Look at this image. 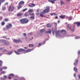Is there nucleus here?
Returning <instances> with one entry per match:
<instances>
[{"label":"nucleus","mask_w":80,"mask_h":80,"mask_svg":"<svg viewBox=\"0 0 80 80\" xmlns=\"http://www.w3.org/2000/svg\"><path fill=\"white\" fill-rule=\"evenodd\" d=\"M4 20L5 22H8V21H9V19L8 18H5Z\"/></svg>","instance_id":"f704fd0d"},{"label":"nucleus","mask_w":80,"mask_h":80,"mask_svg":"<svg viewBox=\"0 0 80 80\" xmlns=\"http://www.w3.org/2000/svg\"><path fill=\"white\" fill-rule=\"evenodd\" d=\"M75 30V27H73L72 28V32H74Z\"/></svg>","instance_id":"4c0bfd02"},{"label":"nucleus","mask_w":80,"mask_h":80,"mask_svg":"<svg viewBox=\"0 0 80 80\" xmlns=\"http://www.w3.org/2000/svg\"><path fill=\"white\" fill-rule=\"evenodd\" d=\"M65 15H60L59 16V17L61 18H62V19H64V18H65Z\"/></svg>","instance_id":"9b49d317"},{"label":"nucleus","mask_w":80,"mask_h":80,"mask_svg":"<svg viewBox=\"0 0 80 80\" xmlns=\"http://www.w3.org/2000/svg\"><path fill=\"white\" fill-rule=\"evenodd\" d=\"M32 39H33V37H32Z\"/></svg>","instance_id":"774afa93"},{"label":"nucleus","mask_w":80,"mask_h":80,"mask_svg":"<svg viewBox=\"0 0 80 80\" xmlns=\"http://www.w3.org/2000/svg\"><path fill=\"white\" fill-rule=\"evenodd\" d=\"M60 3H61V5H62V4H64V2L62 1V0H60Z\"/></svg>","instance_id":"4be33fe9"},{"label":"nucleus","mask_w":80,"mask_h":80,"mask_svg":"<svg viewBox=\"0 0 80 80\" xmlns=\"http://www.w3.org/2000/svg\"><path fill=\"white\" fill-rule=\"evenodd\" d=\"M67 29L68 30H69L70 29V26H69V25H68V24L67 25Z\"/></svg>","instance_id":"cd10ccee"},{"label":"nucleus","mask_w":80,"mask_h":80,"mask_svg":"<svg viewBox=\"0 0 80 80\" xmlns=\"http://www.w3.org/2000/svg\"><path fill=\"white\" fill-rule=\"evenodd\" d=\"M47 26L48 27H51L52 25L50 23H48L47 24Z\"/></svg>","instance_id":"f3484780"},{"label":"nucleus","mask_w":80,"mask_h":80,"mask_svg":"<svg viewBox=\"0 0 80 80\" xmlns=\"http://www.w3.org/2000/svg\"><path fill=\"white\" fill-rule=\"evenodd\" d=\"M7 68L6 67H2V69H7Z\"/></svg>","instance_id":"79ce46f5"},{"label":"nucleus","mask_w":80,"mask_h":80,"mask_svg":"<svg viewBox=\"0 0 80 80\" xmlns=\"http://www.w3.org/2000/svg\"><path fill=\"white\" fill-rule=\"evenodd\" d=\"M12 52H9L7 54L11 55V54H12Z\"/></svg>","instance_id":"c9c22d12"},{"label":"nucleus","mask_w":80,"mask_h":80,"mask_svg":"<svg viewBox=\"0 0 80 80\" xmlns=\"http://www.w3.org/2000/svg\"><path fill=\"white\" fill-rule=\"evenodd\" d=\"M12 27V25L11 23H9L8 25H6V27L7 29H9V28H11Z\"/></svg>","instance_id":"6e6552de"},{"label":"nucleus","mask_w":80,"mask_h":80,"mask_svg":"<svg viewBox=\"0 0 80 80\" xmlns=\"http://www.w3.org/2000/svg\"><path fill=\"white\" fill-rule=\"evenodd\" d=\"M23 15V14H22V12H18V13L17 14V17H21Z\"/></svg>","instance_id":"1a4fd4ad"},{"label":"nucleus","mask_w":80,"mask_h":80,"mask_svg":"<svg viewBox=\"0 0 80 80\" xmlns=\"http://www.w3.org/2000/svg\"><path fill=\"white\" fill-rule=\"evenodd\" d=\"M29 15H31V16H34V13H29Z\"/></svg>","instance_id":"473e14b6"},{"label":"nucleus","mask_w":80,"mask_h":80,"mask_svg":"<svg viewBox=\"0 0 80 80\" xmlns=\"http://www.w3.org/2000/svg\"><path fill=\"white\" fill-rule=\"evenodd\" d=\"M78 62V60H76L75 61V62L74 64V65L76 66V65H77Z\"/></svg>","instance_id":"a211bd4d"},{"label":"nucleus","mask_w":80,"mask_h":80,"mask_svg":"<svg viewBox=\"0 0 80 80\" xmlns=\"http://www.w3.org/2000/svg\"><path fill=\"white\" fill-rule=\"evenodd\" d=\"M10 76L11 77H14V75H13V74H10Z\"/></svg>","instance_id":"58836bf2"},{"label":"nucleus","mask_w":80,"mask_h":80,"mask_svg":"<svg viewBox=\"0 0 80 80\" xmlns=\"http://www.w3.org/2000/svg\"><path fill=\"white\" fill-rule=\"evenodd\" d=\"M57 0H48L49 2H51L53 4L54 3H55V1H56Z\"/></svg>","instance_id":"9d476101"},{"label":"nucleus","mask_w":80,"mask_h":80,"mask_svg":"<svg viewBox=\"0 0 80 80\" xmlns=\"http://www.w3.org/2000/svg\"><path fill=\"white\" fill-rule=\"evenodd\" d=\"M8 2H5V3L4 5H7L8 4Z\"/></svg>","instance_id":"a18cd8bd"},{"label":"nucleus","mask_w":80,"mask_h":80,"mask_svg":"<svg viewBox=\"0 0 80 80\" xmlns=\"http://www.w3.org/2000/svg\"><path fill=\"white\" fill-rule=\"evenodd\" d=\"M14 80H18V79H15Z\"/></svg>","instance_id":"0e129e2a"},{"label":"nucleus","mask_w":80,"mask_h":80,"mask_svg":"<svg viewBox=\"0 0 80 80\" xmlns=\"http://www.w3.org/2000/svg\"><path fill=\"white\" fill-rule=\"evenodd\" d=\"M6 73L5 72H4V71L2 72V73L4 74V73Z\"/></svg>","instance_id":"3c124183"},{"label":"nucleus","mask_w":80,"mask_h":80,"mask_svg":"<svg viewBox=\"0 0 80 80\" xmlns=\"http://www.w3.org/2000/svg\"><path fill=\"white\" fill-rule=\"evenodd\" d=\"M60 20H58V23H60Z\"/></svg>","instance_id":"6e6d98bb"},{"label":"nucleus","mask_w":80,"mask_h":80,"mask_svg":"<svg viewBox=\"0 0 80 80\" xmlns=\"http://www.w3.org/2000/svg\"><path fill=\"white\" fill-rule=\"evenodd\" d=\"M28 12H33V10L32 9H29Z\"/></svg>","instance_id":"c85d7f7f"},{"label":"nucleus","mask_w":80,"mask_h":80,"mask_svg":"<svg viewBox=\"0 0 80 80\" xmlns=\"http://www.w3.org/2000/svg\"><path fill=\"white\" fill-rule=\"evenodd\" d=\"M32 49H28V50H27L26 51V53H28V52H30L32 51Z\"/></svg>","instance_id":"dca6fc26"},{"label":"nucleus","mask_w":80,"mask_h":80,"mask_svg":"<svg viewBox=\"0 0 80 80\" xmlns=\"http://www.w3.org/2000/svg\"><path fill=\"white\" fill-rule=\"evenodd\" d=\"M36 15H39V12H38L37 13H36Z\"/></svg>","instance_id":"c03bdc74"},{"label":"nucleus","mask_w":80,"mask_h":80,"mask_svg":"<svg viewBox=\"0 0 80 80\" xmlns=\"http://www.w3.org/2000/svg\"><path fill=\"white\" fill-rule=\"evenodd\" d=\"M29 6L30 7H33V6H36V4H34L33 3H32V4H31V5H29Z\"/></svg>","instance_id":"5701e85b"},{"label":"nucleus","mask_w":80,"mask_h":80,"mask_svg":"<svg viewBox=\"0 0 80 80\" xmlns=\"http://www.w3.org/2000/svg\"><path fill=\"white\" fill-rule=\"evenodd\" d=\"M45 29H42V30H40V33H43L45 32Z\"/></svg>","instance_id":"b1692460"},{"label":"nucleus","mask_w":80,"mask_h":80,"mask_svg":"<svg viewBox=\"0 0 80 80\" xmlns=\"http://www.w3.org/2000/svg\"><path fill=\"white\" fill-rule=\"evenodd\" d=\"M25 2L24 1H21L20 2H19V4H20L21 6H22V4H24Z\"/></svg>","instance_id":"4468645a"},{"label":"nucleus","mask_w":80,"mask_h":80,"mask_svg":"<svg viewBox=\"0 0 80 80\" xmlns=\"http://www.w3.org/2000/svg\"><path fill=\"white\" fill-rule=\"evenodd\" d=\"M72 19V17H69L68 18V20H71Z\"/></svg>","instance_id":"ea45409f"},{"label":"nucleus","mask_w":80,"mask_h":80,"mask_svg":"<svg viewBox=\"0 0 80 80\" xmlns=\"http://www.w3.org/2000/svg\"><path fill=\"white\" fill-rule=\"evenodd\" d=\"M35 14H34V16H30V18L31 19H32V20H34L35 19Z\"/></svg>","instance_id":"393cba45"},{"label":"nucleus","mask_w":80,"mask_h":80,"mask_svg":"<svg viewBox=\"0 0 80 80\" xmlns=\"http://www.w3.org/2000/svg\"><path fill=\"white\" fill-rule=\"evenodd\" d=\"M17 51L18 52H17V51L15 50L14 52L17 55H20V53L19 52H25V49H23L22 48H19L18 50Z\"/></svg>","instance_id":"7ed1b4c3"},{"label":"nucleus","mask_w":80,"mask_h":80,"mask_svg":"<svg viewBox=\"0 0 80 80\" xmlns=\"http://www.w3.org/2000/svg\"><path fill=\"white\" fill-rule=\"evenodd\" d=\"M28 40L29 41H30V40H32V39H30V38H29Z\"/></svg>","instance_id":"13d9d810"},{"label":"nucleus","mask_w":80,"mask_h":80,"mask_svg":"<svg viewBox=\"0 0 80 80\" xmlns=\"http://www.w3.org/2000/svg\"><path fill=\"white\" fill-rule=\"evenodd\" d=\"M23 35L24 36H26V35H27L26 33H23Z\"/></svg>","instance_id":"09e8293b"},{"label":"nucleus","mask_w":80,"mask_h":80,"mask_svg":"<svg viewBox=\"0 0 80 80\" xmlns=\"http://www.w3.org/2000/svg\"><path fill=\"white\" fill-rule=\"evenodd\" d=\"M56 25H57V23H56Z\"/></svg>","instance_id":"69168bd1"},{"label":"nucleus","mask_w":80,"mask_h":80,"mask_svg":"<svg viewBox=\"0 0 80 80\" xmlns=\"http://www.w3.org/2000/svg\"><path fill=\"white\" fill-rule=\"evenodd\" d=\"M10 75H9V78H9V79H11V76H10Z\"/></svg>","instance_id":"37998d69"},{"label":"nucleus","mask_w":80,"mask_h":80,"mask_svg":"<svg viewBox=\"0 0 80 80\" xmlns=\"http://www.w3.org/2000/svg\"><path fill=\"white\" fill-rule=\"evenodd\" d=\"M24 48H25L26 49H27V47H24Z\"/></svg>","instance_id":"680f3d73"},{"label":"nucleus","mask_w":80,"mask_h":80,"mask_svg":"<svg viewBox=\"0 0 80 80\" xmlns=\"http://www.w3.org/2000/svg\"><path fill=\"white\" fill-rule=\"evenodd\" d=\"M78 78H79L80 79V75H79Z\"/></svg>","instance_id":"bf43d9fd"},{"label":"nucleus","mask_w":80,"mask_h":80,"mask_svg":"<svg viewBox=\"0 0 80 80\" xmlns=\"http://www.w3.org/2000/svg\"><path fill=\"white\" fill-rule=\"evenodd\" d=\"M46 33H49L50 34L51 33V30H50V29H49L48 32H46Z\"/></svg>","instance_id":"2eb2a0df"},{"label":"nucleus","mask_w":80,"mask_h":80,"mask_svg":"<svg viewBox=\"0 0 80 80\" xmlns=\"http://www.w3.org/2000/svg\"><path fill=\"white\" fill-rule=\"evenodd\" d=\"M3 38H6V37H3Z\"/></svg>","instance_id":"e2e57ef3"},{"label":"nucleus","mask_w":80,"mask_h":80,"mask_svg":"<svg viewBox=\"0 0 80 80\" xmlns=\"http://www.w3.org/2000/svg\"><path fill=\"white\" fill-rule=\"evenodd\" d=\"M57 28H55L54 30V32H57Z\"/></svg>","instance_id":"a19ab883"},{"label":"nucleus","mask_w":80,"mask_h":80,"mask_svg":"<svg viewBox=\"0 0 80 80\" xmlns=\"http://www.w3.org/2000/svg\"><path fill=\"white\" fill-rule=\"evenodd\" d=\"M5 22L4 21H2L1 23V25L2 26H4L5 25Z\"/></svg>","instance_id":"a878e982"},{"label":"nucleus","mask_w":80,"mask_h":80,"mask_svg":"<svg viewBox=\"0 0 80 80\" xmlns=\"http://www.w3.org/2000/svg\"><path fill=\"white\" fill-rule=\"evenodd\" d=\"M30 13L28 12H25L24 14L25 16H29V15H30Z\"/></svg>","instance_id":"6ab92c4d"},{"label":"nucleus","mask_w":80,"mask_h":80,"mask_svg":"<svg viewBox=\"0 0 80 80\" xmlns=\"http://www.w3.org/2000/svg\"><path fill=\"white\" fill-rule=\"evenodd\" d=\"M20 22L22 24H26L28 23L29 20L28 18H22L20 19Z\"/></svg>","instance_id":"f03ea898"},{"label":"nucleus","mask_w":80,"mask_h":80,"mask_svg":"<svg viewBox=\"0 0 80 80\" xmlns=\"http://www.w3.org/2000/svg\"><path fill=\"white\" fill-rule=\"evenodd\" d=\"M18 9H20V8H22V6L21 5V4H20V2H19L18 5L17 6Z\"/></svg>","instance_id":"f8f14e48"},{"label":"nucleus","mask_w":80,"mask_h":80,"mask_svg":"<svg viewBox=\"0 0 80 80\" xmlns=\"http://www.w3.org/2000/svg\"><path fill=\"white\" fill-rule=\"evenodd\" d=\"M0 42L1 43H4V45H9V43L8 42H7L6 40H0Z\"/></svg>","instance_id":"39448f33"},{"label":"nucleus","mask_w":80,"mask_h":80,"mask_svg":"<svg viewBox=\"0 0 80 80\" xmlns=\"http://www.w3.org/2000/svg\"><path fill=\"white\" fill-rule=\"evenodd\" d=\"M50 15H52H52H54V16H55V15H57V13H56V12H52V13H50Z\"/></svg>","instance_id":"ddd939ff"},{"label":"nucleus","mask_w":80,"mask_h":80,"mask_svg":"<svg viewBox=\"0 0 80 80\" xmlns=\"http://www.w3.org/2000/svg\"><path fill=\"white\" fill-rule=\"evenodd\" d=\"M74 70L75 71V72H78V69L77 68H76V67H74Z\"/></svg>","instance_id":"2f4dec72"},{"label":"nucleus","mask_w":80,"mask_h":80,"mask_svg":"<svg viewBox=\"0 0 80 80\" xmlns=\"http://www.w3.org/2000/svg\"><path fill=\"white\" fill-rule=\"evenodd\" d=\"M78 53L79 54H80V50L78 51Z\"/></svg>","instance_id":"603ef678"},{"label":"nucleus","mask_w":80,"mask_h":80,"mask_svg":"<svg viewBox=\"0 0 80 80\" xmlns=\"http://www.w3.org/2000/svg\"><path fill=\"white\" fill-rule=\"evenodd\" d=\"M78 37H75V39H78Z\"/></svg>","instance_id":"8fccbe9b"},{"label":"nucleus","mask_w":80,"mask_h":80,"mask_svg":"<svg viewBox=\"0 0 80 80\" xmlns=\"http://www.w3.org/2000/svg\"><path fill=\"white\" fill-rule=\"evenodd\" d=\"M5 0H0V2L1 3L0 6L2 2H3L5 1Z\"/></svg>","instance_id":"7c9ffc66"},{"label":"nucleus","mask_w":80,"mask_h":80,"mask_svg":"<svg viewBox=\"0 0 80 80\" xmlns=\"http://www.w3.org/2000/svg\"><path fill=\"white\" fill-rule=\"evenodd\" d=\"M41 45H42V43H39V46H41Z\"/></svg>","instance_id":"864d4df0"},{"label":"nucleus","mask_w":80,"mask_h":80,"mask_svg":"<svg viewBox=\"0 0 80 80\" xmlns=\"http://www.w3.org/2000/svg\"><path fill=\"white\" fill-rule=\"evenodd\" d=\"M74 77H76V75L75 74H74Z\"/></svg>","instance_id":"052dcab7"},{"label":"nucleus","mask_w":80,"mask_h":80,"mask_svg":"<svg viewBox=\"0 0 80 80\" xmlns=\"http://www.w3.org/2000/svg\"><path fill=\"white\" fill-rule=\"evenodd\" d=\"M3 62L2 60H0V67H2V63Z\"/></svg>","instance_id":"72a5a7b5"},{"label":"nucleus","mask_w":80,"mask_h":80,"mask_svg":"<svg viewBox=\"0 0 80 80\" xmlns=\"http://www.w3.org/2000/svg\"><path fill=\"white\" fill-rule=\"evenodd\" d=\"M2 68H0V71H2Z\"/></svg>","instance_id":"4d7b16f0"},{"label":"nucleus","mask_w":80,"mask_h":80,"mask_svg":"<svg viewBox=\"0 0 80 80\" xmlns=\"http://www.w3.org/2000/svg\"><path fill=\"white\" fill-rule=\"evenodd\" d=\"M67 1H70L71 0H67Z\"/></svg>","instance_id":"338daca9"},{"label":"nucleus","mask_w":80,"mask_h":80,"mask_svg":"<svg viewBox=\"0 0 80 80\" xmlns=\"http://www.w3.org/2000/svg\"><path fill=\"white\" fill-rule=\"evenodd\" d=\"M3 9H6V7H2Z\"/></svg>","instance_id":"de8ad7c7"},{"label":"nucleus","mask_w":80,"mask_h":80,"mask_svg":"<svg viewBox=\"0 0 80 80\" xmlns=\"http://www.w3.org/2000/svg\"><path fill=\"white\" fill-rule=\"evenodd\" d=\"M60 32L62 33V36L65 37L66 36L67 34L66 30H61Z\"/></svg>","instance_id":"423d86ee"},{"label":"nucleus","mask_w":80,"mask_h":80,"mask_svg":"<svg viewBox=\"0 0 80 80\" xmlns=\"http://www.w3.org/2000/svg\"><path fill=\"white\" fill-rule=\"evenodd\" d=\"M74 23H77L78 27H80V22H74Z\"/></svg>","instance_id":"aec40b11"},{"label":"nucleus","mask_w":80,"mask_h":80,"mask_svg":"<svg viewBox=\"0 0 80 80\" xmlns=\"http://www.w3.org/2000/svg\"><path fill=\"white\" fill-rule=\"evenodd\" d=\"M14 8V6H11L9 7L8 11H13Z\"/></svg>","instance_id":"0eeeda50"},{"label":"nucleus","mask_w":80,"mask_h":80,"mask_svg":"<svg viewBox=\"0 0 80 80\" xmlns=\"http://www.w3.org/2000/svg\"><path fill=\"white\" fill-rule=\"evenodd\" d=\"M39 10H39V9H38L37 10V11H38V12H39Z\"/></svg>","instance_id":"5fc2aeb1"},{"label":"nucleus","mask_w":80,"mask_h":80,"mask_svg":"<svg viewBox=\"0 0 80 80\" xmlns=\"http://www.w3.org/2000/svg\"><path fill=\"white\" fill-rule=\"evenodd\" d=\"M13 42L14 43H18L20 42H21V43L22 42V39H19L18 40H16L15 39H14L13 40Z\"/></svg>","instance_id":"20e7f679"},{"label":"nucleus","mask_w":80,"mask_h":80,"mask_svg":"<svg viewBox=\"0 0 80 80\" xmlns=\"http://www.w3.org/2000/svg\"><path fill=\"white\" fill-rule=\"evenodd\" d=\"M28 46L30 48L33 47H34L33 44H29Z\"/></svg>","instance_id":"bb28decb"},{"label":"nucleus","mask_w":80,"mask_h":80,"mask_svg":"<svg viewBox=\"0 0 80 80\" xmlns=\"http://www.w3.org/2000/svg\"><path fill=\"white\" fill-rule=\"evenodd\" d=\"M50 10V7L49 6H46V9H43L42 12H41L40 14V17H43V14H45L46 13H48L49 10Z\"/></svg>","instance_id":"f257e3e1"},{"label":"nucleus","mask_w":80,"mask_h":80,"mask_svg":"<svg viewBox=\"0 0 80 80\" xmlns=\"http://www.w3.org/2000/svg\"><path fill=\"white\" fill-rule=\"evenodd\" d=\"M27 9H28V8H25V9H24L22 10L23 12H24V11H26V10H27Z\"/></svg>","instance_id":"e433bc0d"},{"label":"nucleus","mask_w":80,"mask_h":80,"mask_svg":"<svg viewBox=\"0 0 80 80\" xmlns=\"http://www.w3.org/2000/svg\"><path fill=\"white\" fill-rule=\"evenodd\" d=\"M59 31L58 30L57 32V33H56V37H58V35H59Z\"/></svg>","instance_id":"412c9836"},{"label":"nucleus","mask_w":80,"mask_h":80,"mask_svg":"<svg viewBox=\"0 0 80 80\" xmlns=\"http://www.w3.org/2000/svg\"><path fill=\"white\" fill-rule=\"evenodd\" d=\"M55 18L56 19H58V16H55Z\"/></svg>","instance_id":"49530a36"},{"label":"nucleus","mask_w":80,"mask_h":80,"mask_svg":"<svg viewBox=\"0 0 80 80\" xmlns=\"http://www.w3.org/2000/svg\"><path fill=\"white\" fill-rule=\"evenodd\" d=\"M3 77V80H6L7 78V77L6 75H4Z\"/></svg>","instance_id":"c756f323"}]
</instances>
